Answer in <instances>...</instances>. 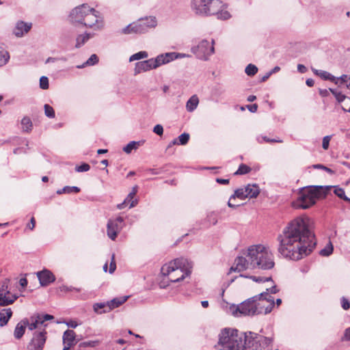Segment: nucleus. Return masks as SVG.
<instances>
[{"instance_id":"1","label":"nucleus","mask_w":350,"mask_h":350,"mask_svg":"<svg viewBox=\"0 0 350 350\" xmlns=\"http://www.w3.org/2000/svg\"><path fill=\"white\" fill-rule=\"evenodd\" d=\"M312 228L313 221L307 216L297 217L291 221L278 236V252L293 260L308 256L317 245Z\"/></svg>"},{"instance_id":"2","label":"nucleus","mask_w":350,"mask_h":350,"mask_svg":"<svg viewBox=\"0 0 350 350\" xmlns=\"http://www.w3.org/2000/svg\"><path fill=\"white\" fill-rule=\"evenodd\" d=\"M245 254V257L236 258L230 271L241 272L250 267L269 270L275 265L273 254L269 247L262 245L250 246Z\"/></svg>"},{"instance_id":"3","label":"nucleus","mask_w":350,"mask_h":350,"mask_svg":"<svg viewBox=\"0 0 350 350\" xmlns=\"http://www.w3.org/2000/svg\"><path fill=\"white\" fill-rule=\"evenodd\" d=\"M264 295H267V293H261L247 299L239 305H232L230 306L229 310L235 317L267 314L271 312L272 304L265 306V301L259 300L260 296H264Z\"/></svg>"},{"instance_id":"4","label":"nucleus","mask_w":350,"mask_h":350,"mask_svg":"<svg viewBox=\"0 0 350 350\" xmlns=\"http://www.w3.org/2000/svg\"><path fill=\"white\" fill-rule=\"evenodd\" d=\"M193 267V262L187 258H178L168 264L163 265L161 272L163 275L168 276L172 282L183 280L190 275Z\"/></svg>"},{"instance_id":"5","label":"nucleus","mask_w":350,"mask_h":350,"mask_svg":"<svg viewBox=\"0 0 350 350\" xmlns=\"http://www.w3.org/2000/svg\"><path fill=\"white\" fill-rule=\"evenodd\" d=\"M245 334L235 329L225 328L219 334L217 348L219 350H243Z\"/></svg>"},{"instance_id":"6","label":"nucleus","mask_w":350,"mask_h":350,"mask_svg":"<svg viewBox=\"0 0 350 350\" xmlns=\"http://www.w3.org/2000/svg\"><path fill=\"white\" fill-rule=\"evenodd\" d=\"M185 56V55L183 53L170 52L160 54L155 58H150L145 61L139 62L135 64L134 69L135 75H136L142 72L156 69L163 64H168L177 58L184 57Z\"/></svg>"},{"instance_id":"7","label":"nucleus","mask_w":350,"mask_h":350,"mask_svg":"<svg viewBox=\"0 0 350 350\" xmlns=\"http://www.w3.org/2000/svg\"><path fill=\"white\" fill-rule=\"evenodd\" d=\"M273 337H266L249 332L245 334L243 350H272Z\"/></svg>"},{"instance_id":"8","label":"nucleus","mask_w":350,"mask_h":350,"mask_svg":"<svg viewBox=\"0 0 350 350\" xmlns=\"http://www.w3.org/2000/svg\"><path fill=\"white\" fill-rule=\"evenodd\" d=\"M157 23V19L154 16L142 17L123 28L122 32L124 34L144 33L150 29L155 28Z\"/></svg>"},{"instance_id":"9","label":"nucleus","mask_w":350,"mask_h":350,"mask_svg":"<svg viewBox=\"0 0 350 350\" xmlns=\"http://www.w3.org/2000/svg\"><path fill=\"white\" fill-rule=\"evenodd\" d=\"M221 6L219 0H191V8L193 12L200 16L214 15Z\"/></svg>"},{"instance_id":"10","label":"nucleus","mask_w":350,"mask_h":350,"mask_svg":"<svg viewBox=\"0 0 350 350\" xmlns=\"http://www.w3.org/2000/svg\"><path fill=\"white\" fill-rule=\"evenodd\" d=\"M318 192L316 189L303 188L300 191L297 200L294 202V205L297 208H308L315 204Z\"/></svg>"},{"instance_id":"11","label":"nucleus","mask_w":350,"mask_h":350,"mask_svg":"<svg viewBox=\"0 0 350 350\" xmlns=\"http://www.w3.org/2000/svg\"><path fill=\"white\" fill-rule=\"evenodd\" d=\"M82 25L94 30H100L103 27L104 23L103 18L99 16V12L90 8V10H87Z\"/></svg>"},{"instance_id":"12","label":"nucleus","mask_w":350,"mask_h":350,"mask_svg":"<svg viewBox=\"0 0 350 350\" xmlns=\"http://www.w3.org/2000/svg\"><path fill=\"white\" fill-rule=\"evenodd\" d=\"M87 10H90V8L86 3L77 6L70 12L68 16L69 21L75 25H82L87 13Z\"/></svg>"},{"instance_id":"13","label":"nucleus","mask_w":350,"mask_h":350,"mask_svg":"<svg viewBox=\"0 0 350 350\" xmlns=\"http://www.w3.org/2000/svg\"><path fill=\"white\" fill-rule=\"evenodd\" d=\"M9 279H5L0 288V306H5L13 304L18 298L16 294H11L8 291Z\"/></svg>"},{"instance_id":"14","label":"nucleus","mask_w":350,"mask_h":350,"mask_svg":"<svg viewBox=\"0 0 350 350\" xmlns=\"http://www.w3.org/2000/svg\"><path fill=\"white\" fill-rule=\"evenodd\" d=\"M124 226V219L122 217H118L115 219H109L107 225V236L109 239L114 241L118 232L122 229Z\"/></svg>"},{"instance_id":"15","label":"nucleus","mask_w":350,"mask_h":350,"mask_svg":"<svg viewBox=\"0 0 350 350\" xmlns=\"http://www.w3.org/2000/svg\"><path fill=\"white\" fill-rule=\"evenodd\" d=\"M46 332H35L33 338L27 345L28 350H42L46 340Z\"/></svg>"},{"instance_id":"16","label":"nucleus","mask_w":350,"mask_h":350,"mask_svg":"<svg viewBox=\"0 0 350 350\" xmlns=\"http://www.w3.org/2000/svg\"><path fill=\"white\" fill-rule=\"evenodd\" d=\"M191 51L197 58L202 60L208 59V57L215 52L214 45H193Z\"/></svg>"},{"instance_id":"17","label":"nucleus","mask_w":350,"mask_h":350,"mask_svg":"<svg viewBox=\"0 0 350 350\" xmlns=\"http://www.w3.org/2000/svg\"><path fill=\"white\" fill-rule=\"evenodd\" d=\"M37 276L40 281V285L42 286H48L49 284L55 280L53 273L49 270H43L37 273Z\"/></svg>"},{"instance_id":"18","label":"nucleus","mask_w":350,"mask_h":350,"mask_svg":"<svg viewBox=\"0 0 350 350\" xmlns=\"http://www.w3.org/2000/svg\"><path fill=\"white\" fill-rule=\"evenodd\" d=\"M75 336L76 334L73 330L67 329L64 332L63 335L64 348L63 350H68L70 347L75 345Z\"/></svg>"},{"instance_id":"19","label":"nucleus","mask_w":350,"mask_h":350,"mask_svg":"<svg viewBox=\"0 0 350 350\" xmlns=\"http://www.w3.org/2000/svg\"><path fill=\"white\" fill-rule=\"evenodd\" d=\"M31 27V23L18 21L14 29L13 33L17 37H21L25 33H27Z\"/></svg>"},{"instance_id":"20","label":"nucleus","mask_w":350,"mask_h":350,"mask_svg":"<svg viewBox=\"0 0 350 350\" xmlns=\"http://www.w3.org/2000/svg\"><path fill=\"white\" fill-rule=\"evenodd\" d=\"M27 325L28 319H23L17 323L14 332L15 338L20 339L23 337Z\"/></svg>"},{"instance_id":"21","label":"nucleus","mask_w":350,"mask_h":350,"mask_svg":"<svg viewBox=\"0 0 350 350\" xmlns=\"http://www.w3.org/2000/svg\"><path fill=\"white\" fill-rule=\"evenodd\" d=\"M245 188H239L234 191V193L233 195H232L230 198L229 201L228 202V206L230 208H236L239 206L238 204H233L231 203V200L233 199H235L236 198H239L241 200H244L247 198V196L245 195L246 193L244 192Z\"/></svg>"},{"instance_id":"22","label":"nucleus","mask_w":350,"mask_h":350,"mask_svg":"<svg viewBox=\"0 0 350 350\" xmlns=\"http://www.w3.org/2000/svg\"><path fill=\"white\" fill-rule=\"evenodd\" d=\"M137 186L133 187L132 188V191L128 194L124 200L127 204H129L130 208L135 207L138 203L137 199L135 198V196L137 192Z\"/></svg>"},{"instance_id":"23","label":"nucleus","mask_w":350,"mask_h":350,"mask_svg":"<svg viewBox=\"0 0 350 350\" xmlns=\"http://www.w3.org/2000/svg\"><path fill=\"white\" fill-rule=\"evenodd\" d=\"M244 192L246 193L245 195L247 198H254L258 196L260 193V189L258 186L256 184H249L245 187Z\"/></svg>"},{"instance_id":"24","label":"nucleus","mask_w":350,"mask_h":350,"mask_svg":"<svg viewBox=\"0 0 350 350\" xmlns=\"http://www.w3.org/2000/svg\"><path fill=\"white\" fill-rule=\"evenodd\" d=\"M94 311L97 314H103L111 311L109 302L96 303L93 306Z\"/></svg>"},{"instance_id":"25","label":"nucleus","mask_w":350,"mask_h":350,"mask_svg":"<svg viewBox=\"0 0 350 350\" xmlns=\"http://www.w3.org/2000/svg\"><path fill=\"white\" fill-rule=\"evenodd\" d=\"M12 316V311L11 308L3 309L0 312V326L5 325Z\"/></svg>"},{"instance_id":"26","label":"nucleus","mask_w":350,"mask_h":350,"mask_svg":"<svg viewBox=\"0 0 350 350\" xmlns=\"http://www.w3.org/2000/svg\"><path fill=\"white\" fill-rule=\"evenodd\" d=\"M189 137L190 136L189 133H183L179 135L178 138L172 140L168 147H171L172 145H185L188 143Z\"/></svg>"},{"instance_id":"27","label":"nucleus","mask_w":350,"mask_h":350,"mask_svg":"<svg viewBox=\"0 0 350 350\" xmlns=\"http://www.w3.org/2000/svg\"><path fill=\"white\" fill-rule=\"evenodd\" d=\"M199 103L198 98L196 95H193L187 102L186 109L188 111L191 112L194 111Z\"/></svg>"},{"instance_id":"28","label":"nucleus","mask_w":350,"mask_h":350,"mask_svg":"<svg viewBox=\"0 0 350 350\" xmlns=\"http://www.w3.org/2000/svg\"><path fill=\"white\" fill-rule=\"evenodd\" d=\"M128 297V296L116 297L112 300L109 301V302L111 310L123 304L127 300Z\"/></svg>"},{"instance_id":"29","label":"nucleus","mask_w":350,"mask_h":350,"mask_svg":"<svg viewBox=\"0 0 350 350\" xmlns=\"http://www.w3.org/2000/svg\"><path fill=\"white\" fill-rule=\"evenodd\" d=\"M214 15H217L218 19L226 20L230 17V13L224 10V5L221 1V6L218 9V12H215Z\"/></svg>"},{"instance_id":"30","label":"nucleus","mask_w":350,"mask_h":350,"mask_svg":"<svg viewBox=\"0 0 350 350\" xmlns=\"http://www.w3.org/2000/svg\"><path fill=\"white\" fill-rule=\"evenodd\" d=\"M98 62V57L96 54H92L90 58L81 65L77 66V68H83L85 66H94Z\"/></svg>"},{"instance_id":"31","label":"nucleus","mask_w":350,"mask_h":350,"mask_svg":"<svg viewBox=\"0 0 350 350\" xmlns=\"http://www.w3.org/2000/svg\"><path fill=\"white\" fill-rule=\"evenodd\" d=\"M22 129L23 132L29 133L31 131L33 124L28 117H24L21 120Z\"/></svg>"},{"instance_id":"32","label":"nucleus","mask_w":350,"mask_h":350,"mask_svg":"<svg viewBox=\"0 0 350 350\" xmlns=\"http://www.w3.org/2000/svg\"><path fill=\"white\" fill-rule=\"evenodd\" d=\"M80 191V188L76 186H66L64 188L59 189L57 191V193L60 195L62 193H79Z\"/></svg>"},{"instance_id":"33","label":"nucleus","mask_w":350,"mask_h":350,"mask_svg":"<svg viewBox=\"0 0 350 350\" xmlns=\"http://www.w3.org/2000/svg\"><path fill=\"white\" fill-rule=\"evenodd\" d=\"M334 193L340 199L343 200L350 202V198H349L345 193V190L342 188H340L338 186L334 187Z\"/></svg>"},{"instance_id":"34","label":"nucleus","mask_w":350,"mask_h":350,"mask_svg":"<svg viewBox=\"0 0 350 350\" xmlns=\"http://www.w3.org/2000/svg\"><path fill=\"white\" fill-rule=\"evenodd\" d=\"M333 245L331 241L325 245V247L319 252V254L322 256H329L333 252Z\"/></svg>"},{"instance_id":"35","label":"nucleus","mask_w":350,"mask_h":350,"mask_svg":"<svg viewBox=\"0 0 350 350\" xmlns=\"http://www.w3.org/2000/svg\"><path fill=\"white\" fill-rule=\"evenodd\" d=\"M10 59V54L7 51L0 50V67L5 65Z\"/></svg>"},{"instance_id":"36","label":"nucleus","mask_w":350,"mask_h":350,"mask_svg":"<svg viewBox=\"0 0 350 350\" xmlns=\"http://www.w3.org/2000/svg\"><path fill=\"white\" fill-rule=\"evenodd\" d=\"M139 145V142H130L126 146L123 148V150L126 153L129 154L132 152L133 150L137 149Z\"/></svg>"},{"instance_id":"37","label":"nucleus","mask_w":350,"mask_h":350,"mask_svg":"<svg viewBox=\"0 0 350 350\" xmlns=\"http://www.w3.org/2000/svg\"><path fill=\"white\" fill-rule=\"evenodd\" d=\"M266 293H267V295H264V296H260L259 300L265 301V306H269V304H272V305H271V310H272L275 305L273 297L271 295H270L269 294V293H267V292H266Z\"/></svg>"},{"instance_id":"38","label":"nucleus","mask_w":350,"mask_h":350,"mask_svg":"<svg viewBox=\"0 0 350 350\" xmlns=\"http://www.w3.org/2000/svg\"><path fill=\"white\" fill-rule=\"evenodd\" d=\"M148 57V53L146 51H139L132 55L129 58V62H133L135 60H139L141 59H144Z\"/></svg>"},{"instance_id":"39","label":"nucleus","mask_w":350,"mask_h":350,"mask_svg":"<svg viewBox=\"0 0 350 350\" xmlns=\"http://www.w3.org/2000/svg\"><path fill=\"white\" fill-rule=\"evenodd\" d=\"M251 168L245 164H241L238 170L234 173L235 175H243L249 173Z\"/></svg>"},{"instance_id":"40","label":"nucleus","mask_w":350,"mask_h":350,"mask_svg":"<svg viewBox=\"0 0 350 350\" xmlns=\"http://www.w3.org/2000/svg\"><path fill=\"white\" fill-rule=\"evenodd\" d=\"M93 35L90 33H85L84 34L79 35L77 38V44H84L89 40L90 38Z\"/></svg>"},{"instance_id":"41","label":"nucleus","mask_w":350,"mask_h":350,"mask_svg":"<svg viewBox=\"0 0 350 350\" xmlns=\"http://www.w3.org/2000/svg\"><path fill=\"white\" fill-rule=\"evenodd\" d=\"M245 72L248 76H254L258 72V68L255 65L250 64L246 66Z\"/></svg>"},{"instance_id":"42","label":"nucleus","mask_w":350,"mask_h":350,"mask_svg":"<svg viewBox=\"0 0 350 350\" xmlns=\"http://www.w3.org/2000/svg\"><path fill=\"white\" fill-rule=\"evenodd\" d=\"M44 113H45L46 116H47L48 118H55V111L51 106H50L48 104H45L44 106Z\"/></svg>"},{"instance_id":"43","label":"nucleus","mask_w":350,"mask_h":350,"mask_svg":"<svg viewBox=\"0 0 350 350\" xmlns=\"http://www.w3.org/2000/svg\"><path fill=\"white\" fill-rule=\"evenodd\" d=\"M249 278L250 279H252L253 281H254L256 282H258V283L265 282H268V281H272L271 277L265 278V277H260V276L252 275V276H250Z\"/></svg>"},{"instance_id":"44","label":"nucleus","mask_w":350,"mask_h":350,"mask_svg":"<svg viewBox=\"0 0 350 350\" xmlns=\"http://www.w3.org/2000/svg\"><path fill=\"white\" fill-rule=\"evenodd\" d=\"M59 289L62 292H65V293L70 292V291H75V292L81 291V288H76V287H74L72 286H66V285H62V286L59 287Z\"/></svg>"},{"instance_id":"45","label":"nucleus","mask_w":350,"mask_h":350,"mask_svg":"<svg viewBox=\"0 0 350 350\" xmlns=\"http://www.w3.org/2000/svg\"><path fill=\"white\" fill-rule=\"evenodd\" d=\"M40 87L42 90H47L49 88V79L46 77L42 76L40 77Z\"/></svg>"},{"instance_id":"46","label":"nucleus","mask_w":350,"mask_h":350,"mask_svg":"<svg viewBox=\"0 0 350 350\" xmlns=\"http://www.w3.org/2000/svg\"><path fill=\"white\" fill-rule=\"evenodd\" d=\"M207 221L212 225H215L217 222V214L214 212L210 213L207 215Z\"/></svg>"},{"instance_id":"47","label":"nucleus","mask_w":350,"mask_h":350,"mask_svg":"<svg viewBox=\"0 0 350 350\" xmlns=\"http://www.w3.org/2000/svg\"><path fill=\"white\" fill-rule=\"evenodd\" d=\"M341 307L345 310H347L350 308V301L348 299L345 297H342L340 299Z\"/></svg>"},{"instance_id":"48","label":"nucleus","mask_w":350,"mask_h":350,"mask_svg":"<svg viewBox=\"0 0 350 350\" xmlns=\"http://www.w3.org/2000/svg\"><path fill=\"white\" fill-rule=\"evenodd\" d=\"M90 169V166L88 163H83L81 165L77 166L75 170L78 172H88Z\"/></svg>"},{"instance_id":"49","label":"nucleus","mask_w":350,"mask_h":350,"mask_svg":"<svg viewBox=\"0 0 350 350\" xmlns=\"http://www.w3.org/2000/svg\"><path fill=\"white\" fill-rule=\"evenodd\" d=\"M331 137H332V136H330V135H327V136H325V137L323 138V142H322V148H323L324 150H327V149H328L329 146V142H330Z\"/></svg>"},{"instance_id":"50","label":"nucleus","mask_w":350,"mask_h":350,"mask_svg":"<svg viewBox=\"0 0 350 350\" xmlns=\"http://www.w3.org/2000/svg\"><path fill=\"white\" fill-rule=\"evenodd\" d=\"M30 323L29 321H28V325L27 327H28L29 329L30 330H34L36 329L38 326V324L36 323L37 321H34V319H32L31 317H30Z\"/></svg>"},{"instance_id":"51","label":"nucleus","mask_w":350,"mask_h":350,"mask_svg":"<svg viewBox=\"0 0 350 350\" xmlns=\"http://www.w3.org/2000/svg\"><path fill=\"white\" fill-rule=\"evenodd\" d=\"M32 319H34V321H37L38 326L40 325H44V321L42 319V314H37L34 316L31 317Z\"/></svg>"},{"instance_id":"52","label":"nucleus","mask_w":350,"mask_h":350,"mask_svg":"<svg viewBox=\"0 0 350 350\" xmlns=\"http://www.w3.org/2000/svg\"><path fill=\"white\" fill-rule=\"evenodd\" d=\"M153 132L158 135H162L163 133V126L161 124H157L153 129Z\"/></svg>"},{"instance_id":"53","label":"nucleus","mask_w":350,"mask_h":350,"mask_svg":"<svg viewBox=\"0 0 350 350\" xmlns=\"http://www.w3.org/2000/svg\"><path fill=\"white\" fill-rule=\"evenodd\" d=\"M116 268V262H115V260H114V254L112 255V258H111V263H110V267H109V273H112L114 272L115 269Z\"/></svg>"},{"instance_id":"54","label":"nucleus","mask_w":350,"mask_h":350,"mask_svg":"<svg viewBox=\"0 0 350 350\" xmlns=\"http://www.w3.org/2000/svg\"><path fill=\"white\" fill-rule=\"evenodd\" d=\"M261 138L263 139L265 142H278L282 143V140L275 139H270L266 136H262Z\"/></svg>"},{"instance_id":"55","label":"nucleus","mask_w":350,"mask_h":350,"mask_svg":"<svg viewBox=\"0 0 350 350\" xmlns=\"http://www.w3.org/2000/svg\"><path fill=\"white\" fill-rule=\"evenodd\" d=\"M329 90H326V89H320L319 92V94L323 96V97H325V96H327L329 95Z\"/></svg>"},{"instance_id":"56","label":"nucleus","mask_w":350,"mask_h":350,"mask_svg":"<svg viewBox=\"0 0 350 350\" xmlns=\"http://www.w3.org/2000/svg\"><path fill=\"white\" fill-rule=\"evenodd\" d=\"M267 293H269H269L275 294V293H278L279 290L278 289L277 286L275 285H274L269 288H267Z\"/></svg>"},{"instance_id":"57","label":"nucleus","mask_w":350,"mask_h":350,"mask_svg":"<svg viewBox=\"0 0 350 350\" xmlns=\"http://www.w3.org/2000/svg\"><path fill=\"white\" fill-rule=\"evenodd\" d=\"M36 221L34 217H31L30 219V223L27 224V228H29L30 230H33L35 227Z\"/></svg>"},{"instance_id":"58","label":"nucleus","mask_w":350,"mask_h":350,"mask_svg":"<svg viewBox=\"0 0 350 350\" xmlns=\"http://www.w3.org/2000/svg\"><path fill=\"white\" fill-rule=\"evenodd\" d=\"M297 70L300 73H305L307 71L306 67L303 64H298L297 65Z\"/></svg>"},{"instance_id":"59","label":"nucleus","mask_w":350,"mask_h":350,"mask_svg":"<svg viewBox=\"0 0 350 350\" xmlns=\"http://www.w3.org/2000/svg\"><path fill=\"white\" fill-rule=\"evenodd\" d=\"M247 109H249L250 111L254 113L258 109V105L256 104L247 105Z\"/></svg>"},{"instance_id":"60","label":"nucleus","mask_w":350,"mask_h":350,"mask_svg":"<svg viewBox=\"0 0 350 350\" xmlns=\"http://www.w3.org/2000/svg\"><path fill=\"white\" fill-rule=\"evenodd\" d=\"M27 280L25 278H21L19 284L23 288H25L27 286Z\"/></svg>"},{"instance_id":"61","label":"nucleus","mask_w":350,"mask_h":350,"mask_svg":"<svg viewBox=\"0 0 350 350\" xmlns=\"http://www.w3.org/2000/svg\"><path fill=\"white\" fill-rule=\"evenodd\" d=\"M216 182L219 184L226 185L229 183V179H224L221 178H217L216 179Z\"/></svg>"},{"instance_id":"62","label":"nucleus","mask_w":350,"mask_h":350,"mask_svg":"<svg viewBox=\"0 0 350 350\" xmlns=\"http://www.w3.org/2000/svg\"><path fill=\"white\" fill-rule=\"evenodd\" d=\"M42 319L44 321V322L46 321L52 320L54 319V317L53 315L48 314H42Z\"/></svg>"},{"instance_id":"63","label":"nucleus","mask_w":350,"mask_h":350,"mask_svg":"<svg viewBox=\"0 0 350 350\" xmlns=\"http://www.w3.org/2000/svg\"><path fill=\"white\" fill-rule=\"evenodd\" d=\"M66 325L72 328H75L78 325L77 323L74 321H70L69 322L66 323Z\"/></svg>"},{"instance_id":"64","label":"nucleus","mask_w":350,"mask_h":350,"mask_svg":"<svg viewBox=\"0 0 350 350\" xmlns=\"http://www.w3.org/2000/svg\"><path fill=\"white\" fill-rule=\"evenodd\" d=\"M345 338L347 340H350V327L349 328L346 329V330L345 332Z\"/></svg>"}]
</instances>
